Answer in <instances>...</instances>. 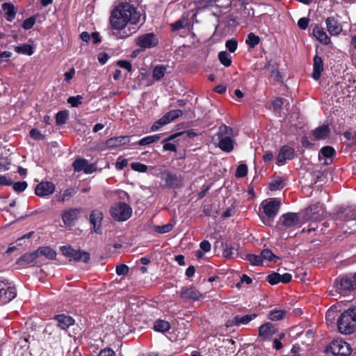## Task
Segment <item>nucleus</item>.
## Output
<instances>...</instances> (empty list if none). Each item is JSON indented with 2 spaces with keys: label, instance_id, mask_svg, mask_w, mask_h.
I'll return each mask as SVG.
<instances>
[{
  "label": "nucleus",
  "instance_id": "c85d7f7f",
  "mask_svg": "<svg viewBox=\"0 0 356 356\" xmlns=\"http://www.w3.org/2000/svg\"><path fill=\"white\" fill-rule=\"evenodd\" d=\"M330 128L328 125H323L316 128L313 131V135L317 140L323 139L328 136Z\"/></svg>",
  "mask_w": 356,
  "mask_h": 356
},
{
  "label": "nucleus",
  "instance_id": "052dcab7",
  "mask_svg": "<svg viewBox=\"0 0 356 356\" xmlns=\"http://www.w3.org/2000/svg\"><path fill=\"white\" fill-rule=\"evenodd\" d=\"M115 271L118 275H125L129 273V267L125 264H118L116 266Z\"/></svg>",
  "mask_w": 356,
  "mask_h": 356
},
{
  "label": "nucleus",
  "instance_id": "f704fd0d",
  "mask_svg": "<svg viewBox=\"0 0 356 356\" xmlns=\"http://www.w3.org/2000/svg\"><path fill=\"white\" fill-rule=\"evenodd\" d=\"M76 191L74 188H70L65 190L58 197V200L60 202L68 201L72 197L76 194Z\"/></svg>",
  "mask_w": 356,
  "mask_h": 356
},
{
  "label": "nucleus",
  "instance_id": "c756f323",
  "mask_svg": "<svg viewBox=\"0 0 356 356\" xmlns=\"http://www.w3.org/2000/svg\"><path fill=\"white\" fill-rule=\"evenodd\" d=\"M38 256H44L49 259H55L56 257V252L50 247H41L37 250Z\"/></svg>",
  "mask_w": 356,
  "mask_h": 356
},
{
  "label": "nucleus",
  "instance_id": "a878e982",
  "mask_svg": "<svg viewBox=\"0 0 356 356\" xmlns=\"http://www.w3.org/2000/svg\"><path fill=\"white\" fill-rule=\"evenodd\" d=\"M287 313L288 311L286 309H280L275 308L269 312L268 317L270 320L273 321H280L285 318Z\"/></svg>",
  "mask_w": 356,
  "mask_h": 356
},
{
  "label": "nucleus",
  "instance_id": "37998d69",
  "mask_svg": "<svg viewBox=\"0 0 356 356\" xmlns=\"http://www.w3.org/2000/svg\"><path fill=\"white\" fill-rule=\"evenodd\" d=\"M247 259L254 266H261L263 263L261 254H248L247 255Z\"/></svg>",
  "mask_w": 356,
  "mask_h": 356
},
{
  "label": "nucleus",
  "instance_id": "a18cd8bd",
  "mask_svg": "<svg viewBox=\"0 0 356 356\" xmlns=\"http://www.w3.org/2000/svg\"><path fill=\"white\" fill-rule=\"evenodd\" d=\"M284 186V180L282 178H277L270 184V188L272 191H276L282 188Z\"/></svg>",
  "mask_w": 356,
  "mask_h": 356
},
{
  "label": "nucleus",
  "instance_id": "f257e3e1",
  "mask_svg": "<svg viewBox=\"0 0 356 356\" xmlns=\"http://www.w3.org/2000/svg\"><path fill=\"white\" fill-rule=\"evenodd\" d=\"M140 14L136 8L130 3H122L111 13L110 23L112 26V35L117 39H125L136 30L133 28H127V24L130 22L136 24L139 22Z\"/></svg>",
  "mask_w": 356,
  "mask_h": 356
},
{
  "label": "nucleus",
  "instance_id": "393cba45",
  "mask_svg": "<svg viewBox=\"0 0 356 356\" xmlns=\"http://www.w3.org/2000/svg\"><path fill=\"white\" fill-rule=\"evenodd\" d=\"M1 8L6 14V19L8 22H12L16 15V10L15 6L11 3H3Z\"/></svg>",
  "mask_w": 356,
  "mask_h": 356
},
{
  "label": "nucleus",
  "instance_id": "7c9ffc66",
  "mask_svg": "<svg viewBox=\"0 0 356 356\" xmlns=\"http://www.w3.org/2000/svg\"><path fill=\"white\" fill-rule=\"evenodd\" d=\"M160 138H161V136L159 134L148 136L141 138L140 140L136 142L135 144H137L140 146H146V145H148L152 143L157 142Z\"/></svg>",
  "mask_w": 356,
  "mask_h": 356
},
{
  "label": "nucleus",
  "instance_id": "ddd939ff",
  "mask_svg": "<svg viewBox=\"0 0 356 356\" xmlns=\"http://www.w3.org/2000/svg\"><path fill=\"white\" fill-rule=\"evenodd\" d=\"M257 316V314H248L245 316L237 315L232 319L226 321V327L239 326L241 325H246Z\"/></svg>",
  "mask_w": 356,
  "mask_h": 356
},
{
  "label": "nucleus",
  "instance_id": "b1692460",
  "mask_svg": "<svg viewBox=\"0 0 356 356\" xmlns=\"http://www.w3.org/2000/svg\"><path fill=\"white\" fill-rule=\"evenodd\" d=\"M129 142V136H118L108 139L106 145L109 148H115L122 145H125Z\"/></svg>",
  "mask_w": 356,
  "mask_h": 356
},
{
  "label": "nucleus",
  "instance_id": "f8f14e48",
  "mask_svg": "<svg viewBox=\"0 0 356 356\" xmlns=\"http://www.w3.org/2000/svg\"><path fill=\"white\" fill-rule=\"evenodd\" d=\"M103 213L99 209H94L91 211L90 215V222L92 225V232L102 234V222L103 220Z\"/></svg>",
  "mask_w": 356,
  "mask_h": 356
},
{
  "label": "nucleus",
  "instance_id": "6e6d98bb",
  "mask_svg": "<svg viewBox=\"0 0 356 356\" xmlns=\"http://www.w3.org/2000/svg\"><path fill=\"white\" fill-rule=\"evenodd\" d=\"M248 174V167L245 164H241L238 166L236 171V177H244Z\"/></svg>",
  "mask_w": 356,
  "mask_h": 356
},
{
  "label": "nucleus",
  "instance_id": "338daca9",
  "mask_svg": "<svg viewBox=\"0 0 356 356\" xmlns=\"http://www.w3.org/2000/svg\"><path fill=\"white\" fill-rule=\"evenodd\" d=\"M271 76L273 78V79L277 82H282V77L280 74V72L277 70H274L271 71L270 73Z\"/></svg>",
  "mask_w": 356,
  "mask_h": 356
},
{
  "label": "nucleus",
  "instance_id": "de8ad7c7",
  "mask_svg": "<svg viewBox=\"0 0 356 356\" xmlns=\"http://www.w3.org/2000/svg\"><path fill=\"white\" fill-rule=\"evenodd\" d=\"M281 275L277 273H273L268 275L266 280L272 285H275L280 282Z\"/></svg>",
  "mask_w": 356,
  "mask_h": 356
},
{
  "label": "nucleus",
  "instance_id": "4468645a",
  "mask_svg": "<svg viewBox=\"0 0 356 356\" xmlns=\"http://www.w3.org/2000/svg\"><path fill=\"white\" fill-rule=\"evenodd\" d=\"M281 225L286 228L297 226L300 223L299 215L296 213H287L280 218Z\"/></svg>",
  "mask_w": 356,
  "mask_h": 356
},
{
  "label": "nucleus",
  "instance_id": "473e14b6",
  "mask_svg": "<svg viewBox=\"0 0 356 356\" xmlns=\"http://www.w3.org/2000/svg\"><path fill=\"white\" fill-rule=\"evenodd\" d=\"M39 257L37 250L31 252V253H26L20 257L19 259V262H24L26 264H32L33 263L36 259Z\"/></svg>",
  "mask_w": 356,
  "mask_h": 356
},
{
  "label": "nucleus",
  "instance_id": "13d9d810",
  "mask_svg": "<svg viewBox=\"0 0 356 356\" xmlns=\"http://www.w3.org/2000/svg\"><path fill=\"white\" fill-rule=\"evenodd\" d=\"M127 159L123 158L122 156H119L115 163V168L118 170H122L124 167L127 165Z\"/></svg>",
  "mask_w": 356,
  "mask_h": 356
},
{
  "label": "nucleus",
  "instance_id": "2f4dec72",
  "mask_svg": "<svg viewBox=\"0 0 356 356\" xmlns=\"http://www.w3.org/2000/svg\"><path fill=\"white\" fill-rule=\"evenodd\" d=\"M154 328L157 332H165L170 330V325L164 320H157L154 324Z\"/></svg>",
  "mask_w": 356,
  "mask_h": 356
},
{
  "label": "nucleus",
  "instance_id": "69168bd1",
  "mask_svg": "<svg viewBox=\"0 0 356 356\" xmlns=\"http://www.w3.org/2000/svg\"><path fill=\"white\" fill-rule=\"evenodd\" d=\"M335 318V311L333 309H330L326 312L325 318L326 321L328 322L330 321L332 323Z\"/></svg>",
  "mask_w": 356,
  "mask_h": 356
},
{
  "label": "nucleus",
  "instance_id": "7ed1b4c3",
  "mask_svg": "<svg viewBox=\"0 0 356 356\" xmlns=\"http://www.w3.org/2000/svg\"><path fill=\"white\" fill-rule=\"evenodd\" d=\"M339 331L345 334H350L356 330V309H348L344 311L337 321Z\"/></svg>",
  "mask_w": 356,
  "mask_h": 356
},
{
  "label": "nucleus",
  "instance_id": "2eb2a0df",
  "mask_svg": "<svg viewBox=\"0 0 356 356\" xmlns=\"http://www.w3.org/2000/svg\"><path fill=\"white\" fill-rule=\"evenodd\" d=\"M161 177L165 181L166 185L170 188H177L181 186V177L180 176H177L170 171H164L162 173Z\"/></svg>",
  "mask_w": 356,
  "mask_h": 356
},
{
  "label": "nucleus",
  "instance_id": "09e8293b",
  "mask_svg": "<svg viewBox=\"0 0 356 356\" xmlns=\"http://www.w3.org/2000/svg\"><path fill=\"white\" fill-rule=\"evenodd\" d=\"M75 249L72 248L70 245H63L60 248V250L62 254L66 257L71 258L73 255L74 251Z\"/></svg>",
  "mask_w": 356,
  "mask_h": 356
},
{
  "label": "nucleus",
  "instance_id": "cd10ccee",
  "mask_svg": "<svg viewBox=\"0 0 356 356\" xmlns=\"http://www.w3.org/2000/svg\"><path fill=\"white\" fill-rule=\"evenodd\" d=\"M90 259V255L88 252L80 250H74L71 260L72 259L75 261H82L84 263H88Z\"/></svg>",
  "mask_w": 356,
  "mask_h": 356
},
{
  "label": "nucleus",
  "instance_id": "58836bf2",
  "mask_svg": "<svg viewBox=\"0 0 356 356\" xmlns=\"http://www.w3.org/2000/svg\"><path fill=\"white\" fill-rule=\"evenodd\" d=\"M335 154L334 149L331 146H325L322 147L319 152V159L321 156L325 158H332Z\"/></svg>",
  "mask_w": 356,
  "mask_h": 356
},
{
  "label": "nucleus",
  "instance_id": "4be33fe9",
  "mask_svg": "<svg viewBox=\"0 0 356 356\" xmlns=\"http://www.w3.org/2000/svg\"><path fill=\"white\" fill-rule=\"evenodd\" d=\"M275 333V329L270 323L263 324L259 328V334L264 339H270Z\"/></svg>",
  "mask_w": 356,
  "mask_h": 356
},
{
  "label": "nucleus",
  "instance_id": "8fccbe9b",
  "mask_svg": "<svg viewBox=\"0 0 356 356\" xmlns=\"http://www.w3.org/2000/svg\"><path fill=\"white\" fill-rule=\"evenodd\" d=\"M186 19L184 18L180 19L171 24L172 31H179L185 27Z\"/></svg>",
  "mask_w": 356,
  "mask_h": 356
},
{
  "label": "nucleus",
  "instance_id": "f03ea898",
  "mask_svg": "<svg viewBox=\"0 0 356 356\" xmlns=\"http://www.w3.org/2000/svg\"><path fill=\"white\" fill-rule=\"evenodd\" d=\"M232 128L222 124L220 126L218 132L213 138V141H217V145L219 148L225 152H231L234 149V140L232 139Z\"/></svg>",
  "mask_w": 356,
  "mask_h": 356
},
{
  "label": "nucleus",
  "instance_id": "bf43d9fd",
  "mask_svg": "<svg viewBox=\"0 0 356 356\" xmlns=\"http://www.w3.org/2000/svg\"><path fill=\"white\" fill-rule=\"evenodd\" d=\"M82 97L77 95L76 97H70L67 99V102L71 104L73 107H77L81 104Z\"/></svg>",
  "mask_w": 356,
  "mask_h": 356
},
{
  "label": "nucleus",
  "instance_id": "49530a36",
  "mask_svg": "<svg viewBox=\"0 0 356 356\" xmlns=\"http://www.w3.org/2000/svg\"><path fill=\"white\" fill-rule=\"evenodd\" d=\"M131 168L133 170L139 172H146L148 169V167L146 165L139 162L131 163Z\"/></svg>",
  "mask_w": 356,
  "mask_h": 356
},
{
  "label": "nucleus",
  "instance_id": "412c9836",
  "mask_svg": "<svg viewBox=\"0 0 356 356\" xmlns=\"http://www.w3.org/2000/svg\"><path fill=\"white\" fill-rule=\"evenodd\" d=\"M323 62L322 58L316 55L314 57V66H313V72L312 76L315 80H318L321 77V72L323 71Z\"/></svg>",
  "mask_w": 356,
  "mask_h": 356
},
{
  "label": "nucleus",
  "instance_id": "aec40b11",
  "mask_svg": "<svg viewBox=\"0 0 356 356\" xmlns=\"http://www.w3.org/2000/svg\"><path fill=\"white\" fill-rule=\"evenodd\" d=\"M294 149L287 145L283 146L278 154L277 161L279 163H284L286 160H291L294 157Z\"/></svg>",
  "mask_w": 356,
  "mask_h": 356
},
{
  "label": "nucleus",
  "instance_id": "9d476101",
  "mask_svg": "<svg viewBox=\"0 0 356 356\" xmlns=\"http://www.w3.org/2000/svg\"><path fill=\"white\" fill-rule=\"evenodd\" d=\"M178 293L180 298L184 300L196 301L202 298V294L193 286L181 287Z\"/></svg>",
  "mask_w": 356,
  "mask_h": 356
},
{
  "label": "nucleus",
  "instance_id": "bb28decb",
  "mask_svg": "<svg viewBox=\"0 0 356 356\" xmlns=\"http://www.w3.org/2000/svg\"><path fill=\"white\" fill-rule=\"evenodd\" d=\"M313 34L316 37V38L323 44H328L331 42L327 33L319 27H316L314 29Z\"/></svg>",
  "mask_w": 356,
  "mask_h": 356
},
{
  "label": "nucleus",
  "instance_id": "79ce46f5",
  "mask_svg": "<svg viewBox=\"0 0 356 356\" xmlns=\"http://www.w3.org/2000/svg\"><path fill=\"white\" fill-rule=\"evenodd\" d=\"M68 115H69L68 111H59L56 115V124L58 125L64 124L68 118Z\"/></svg>",
  "mask_w": 356,
  "mask_h": 356
},
{
  "label": "nucleus",
  "instance_id": "20e7f679",
  "mask_svg": "<svg viewBox=\"0 0 356 356\" xmlns=\"http://www.w3.org/2000/svg\"><path fill=\"white\" fill-rule=\"evenodd\" d=\"M111 216L117 221H125L132 214L131 207L124 202H117L110 209Z\"/></svg>",
  "mask_w": 356,
  "mask_h": 356
},
{
  "label": "nucleus",
  "instance_id": "6ab92c4d",
  "mask_svg": "<svg viewBox=\"0 0 356 356\" xmlns=\"http://www.w3.org/2000/svg\"><path fill=\"white\" fill-rule=\"evenodd\" d=\"M327 31L332 35H338L342 31V26L334 19V17H327L325 20Z\"/></svg>",
  "mask_w": 356,
  "mask_h": 356
},
{
  "label": "nucleus",
  "instance_id": "864d4df0",
  "mask_svg": "<svg viewBox=\"0 0 356 356\" xmlns=\"http://www.w3.org/2000/svg\"><path fill=\"white\" fill-rule=\"evenodd\" d=\"M169 124L164 116L156 121L152 126V131H155L159 130L161 127Z\"/></svg>",
  "mask_w": 356,
  "mask_h": 356
},
{
  "label": "nucleus",
  "instance_id": "0eeeda50",
  "mask_svg": "<svg viewBox=\"0 0 356 356\" xmlns=\"http://www.w3.org/2000/svg\"><path fill=\"white\" fill-rule=\"evenodd\" d=\"M8 284L6 279L0 280V305L9 302L17 296L15 288Z\"/></svg>",
  "mask_w": 356,
  "mask_h": 356
},
{
  "label": "nucleus",
  "instance_id": "9b49d317",
  "mask_svg": "<svg viewBox=\"0 0 356 356\" xmlns=\"http://www.w3.org/2000/svg\"><path fill=\"white\" fill-rule=\"evenodd\" d=\"M306 212L309 218L314 220H321L325 216V208L319 202L310 205Z\"/></svg>",
  "mask_w": 356,
  "mask_h": 356
},
{
  "label": "nucleus",
  "instance_id": "72a5a7b5",
  "mask_svg": "<svg viewBox=\"0 0 356 356\" xmlns=\"http://www.w3.org/2000/svg\"><path fill=\"white\" fill-rule=\"evenodd\" d=\"M166 72V67L163 65H156L152 72V77L154 80L159 81L161 79Z\"/></svg>",
  "mask_w": 356,
  "mask_h": 356
},
{
  "label": "nucleus",
  "instance_id": "c03bdc74",
  "mask_svg": "<svg viewBox=\"0 0 356 356\" xmlns=\"http://www.w3.org/2000/svg\"><path fill=\"white\" fill-rule=\"evenodd\" d=\"M236 249L232 246L225 244L223 248V256L225 258L231 259L233 258L235 254Z\"/></svg>",
  "mask_w": 356,
  "mask_h": 356
},
{
  "label": "nucleus",
  "instance_id": "0e129e2a",
  "mask_svg": "<svg viewBox=\"0 0 356 356\" xmlns=\"http://www.w3.org/2000/svg\"><path fill=\"white\" fill-rule=\"evenodd\" d=\"M98 356H115V353L112 349L106 348V349L102 350L99 353Z\"/></svg>",
  "mask_w": 356,
  "mask_h": 356
},
{
  "label": "nucleus",
  "instance_id": "4c0bfd02",
  "mask_svg": "<svg viewBox=\"0 0 356 356\" xmlns=\"http://www.w3.org/2000/svg\"><path fill=\"white\" fill-rule=\"evenodd\" d=\"M183 114L182 111L180 109L172 110L165 113L163 116L168 123H170L174 120L180 117Z\"/></svg>",
  "mask_w": 356,
  "mask_h": 356
},
{
  "label": "nucleus",
  "instance_id": "e433bc0d",
  "mask_svg": "<svg viewBox=\"0 0 356 356\" xmlns=\"http://www.w3.org/2000/svg\"><path fill=\"white\" fill-rule=\"evenodd\" d=\"M218 58L220 62L225 67H229L232 65V58L225 51H220L218 54Z\"/></svg>",
  "mask_w": 356,
  "mask_h": 356
},
{
  "label": "nucleus",
  "instance_id": "e2e57ef3",
  "mask_svg": "<svg viewBox=\"0 0 356 356\" xmlns=\"http://www.w3.org/2000/svg\"><path fill=\"white\" fill-rule=\"evenodd\" d=\"M309 21V20L307 17L300 18L298 22V25L299 28L302 30H305L308 26Z\"/></svg>",
  "mask_w": 356,
  "mask_h": 356
},
{
  "label": "nucleus",
  "instance_id": "3c124183",
  "mask_svg": "<svg viewBox=\"0 0 356 356\" xmlns=\"http://www.w3.org/2000/svg\"><path fill=\"white\" fill-rule=\"evenodd\" d=\"M13 188L15 191L20 193L24 191L27 188V183L25 181H17L12 184Z\"/></svg>",
  "mask_w": 356,
  "mask_h": 356
},
{
  "label": "nucleus",
  "instance_id": "a211bd4d",
  "mask_svg": "<svg viewBox=\"0 0 356 356\" xmlns=\"http://www.w3.org/2000/svg\"><path fill=\"white\" fill-rule=\"evenodd\" d=\"M74 170L76 172L83 171L85 173L90 174L95 170V166L89 164L88 161L83 159L75 160L72 163Z\"/></svg>",
  "mask_w": 356,
  "mask_h": 356
},
{
  "label": "nucleus",
  "instance_id": "ea45409f",
  "mask_svg": "<svg viewBox=\"0 0 356 356\" xmlns=\"http://www.w3.org/2000/svg\"><path fill=\"white\" fill-rule=\"evenodd\" d=\"M260 254L261 256L262 261L266 259L270 261L276 262L278 259V257L275 255L269 249H264L261 251Z\"/></svg>",
  "mask_w": 356,
  "mask_h": 356
},
{
  "label": "nucleus",
  "instance_id": "6e6552de",
  "mask_svg": "<svg viewBox=\"0 0 356 356\" xmlns=\"http://www.w3.org/2000/svg\"><path fill=\"white\" fill-rule=\"evenodd\" d=\"M136 44L142 49H150L156 47L159 40L152 33H145L136 39Z\"/></svg>",
  "mask_w": 356,
  "mask_h": 356
},
{
  "label": "nucleus",
  "instance_id": "774afa93",
  "mask_svg": "<svg viewBox=\"0 0 356 356\" xmlns=\"http://www.w3.org/2000/svg\"><path fill=\"white\" fill-rule=\"evenodd\" d=\"M283 104V101L281 97H277L272 102V106L275 109L280 108Z\"/></svg>",
  "mask_w": 356,
  "mask_h": 356
},
{
  "label": "nucleus",
  "instance_id": "603ef678",
  "mask_svg": "<svg viewBox=\"0 0 356 356\" xmlns=\"http://www.w3.org/2000/svg\"><path fill=\"white\" fill-rule=\"evenodd\" d=\"M173 228V225L170 223H168L161 226H156L154 229L156 232L160 234H165L170 232Z\"/></svg>",
  "mask_w": 356,
  "mask_h": 356
},
{
  "label": "nucleus",
  "instance_id": "5fc2aeb1",
  "mask_svg": "<svg viewBox=\"0 0 356 356\" xmlns=\"http://www.w3.org/2000/svg\"><path fill=\"white\" fill-rule=\"evenodd\" d=\"M225 47L229 52H234L238 47V42L235 39H230L226 41Z\"/></svg>",
  "mask_w": 356,
  "mask_h": 356
},
{
  "label": "nucleus",
  "instance_id": "423d86ee",
  "mask_svg": "<svg viewBox=\"0 0 356 356\" xmlns=\"http://www.w3.org/2000/svg\"><path fill=\"white\" fill-rule=\"evenodd\" d=\"M281 202L277 198H271L263 201L261 204V207L264 210V213L268 218L273 219L277 214Z\"/></svg>",
  "mask_w": 356,
  "mask_h": 356
},
{
  "label": "nucleus",
  "instance_id": "39448f33",
  "mask_svg": "<svg viewBox=\"0 0 356 356\" xmlns=\"http://www.w3.org/2000/svg\"><path fill=\"white\" fill-rule=\"evenodd\" d=\"M327 351L331 352L336 356H348L351 353V348L347 342L341 339H336L330 343Z\"/></svg>",
  "mask_w": 356,
  "mask_h": 356
},
{
  "label": "nucleus",
  "instance_id": "f3484780",
  "mask_svg": "<svg viewBox=\"0 0 356 356\" xmlns=\"http://www.w3.org/2000/svg\"><path fill=\"white\" fill-rule=\"evenodd\" d=\"M55 191V185L50 181H42L37 185L35 192L38 196L44 197L52 194Z\"/></svg>",
  "mask_w": 356,
  "mask_h": 356
},
{
  "label": "nucleus",
  "instance_id": "1a4fd4ad",
  "mask_svg": "<svg viewBox=\"0 0 356 356\" xmlns=\"http://www.w3.org/2000/svg\"><path fill=\"white\" fill-rule=\"evenodd\" d=\"M81 209L69 208L63 211L62 213V220L66 227H72L74 222L78 219Z\"/></svg>",
  "mask_w": 356,
  "mask_h": 356
},
{
  "label": "nucleus",
  "instance_id": "4d7b16f0",
  "mask_svg": "<svg viewBox=\"0 0 356 356\" xmlns=\"http://www.w3.org/2000/svg\"><path fill=\"white\" fill-rule=\"evenodd\" d=\"M35 23V17H31L26 19L23 22L22 27L25 30H29L34 26Z\"/></svg>",
  "mask_w": 356,
  "mask_h": 356
},
{
  "label": "nucleus",
  "instance_id": "5701e85b",
  "mask_svg": "<svg viewBox=\"0 0 356 356\" xmlns=\"http://www.w3.org/2000/svg\"><path fill=\"white\" fill-rule=\"evenodd\" d=\"M54 319L57 321L58 326L63 330H66L74 323V320L72 317L65 314L56 315Z\"/></svg>",
  "mask_w": 356,
  "mask_h": 356
},
{
  "label": "nucleus",
  "instance_id": "c9c22d12",
  "mask_svg": "<svg viewBox=\"0 0 356 356\" xmlns=\"http://www.w3.org/2000/svg\"><path fill=\"white\" fill-rule=\"evenodd\" d=\"M15 51L17 54H26L31 56L33 54V50L32 46L30 44H23L22 46H16L14 48Z\"/></svg>",
  "mask_w": 356,
  "mask_h": 356
},
{
  "label": "nucleus",
  "instance_id": "dca6fc26",
  "mask_svg": "<svg viewBox=\"0 0 356 356\" xmlns=\"http://www.w3.org/2000/svg\"><path fill=\"white\" fill-rule=\"evenodd\" d=\"M356 289V275L354 276L346 275L343 277L338 286L339 293L350 291Z\"/></svg>",
  "mask_w": 356,
  "mask_h": 356
},
{
  "label": "nucleus",
  "instance_id": "680f3d73",
  "mask_svg": "<svg viewBox=\"0 0 356 356\" xmlns=\"http://www.w3.org/2000/svg\"><path fill=\"white\" fill-rule=\"evenodd\" d=\"M117 65L119 67L127 70L128 72H131V70H132L131 64L129 61H127V60H119L117 63Z\"/></svg>",
  "mask_w": 356,
  "mask_h": 356
},
{
  "label": "nucleus",
  "instance_id": "a19ab883",
  "mask_svg": "<svg viewBox=\"0 0 356 356\" xmlns=\"http://www.w3.org/2000/svg\"><path fill=\"white\" fill-rule=\"evenodd\" d=\"M259 36L253 33H250L248 34L245 42L250 47L253 48L259 43Z\"/></svg>",
  "mask_w": 356,
  "mask_h": 356
}]
</instances>
